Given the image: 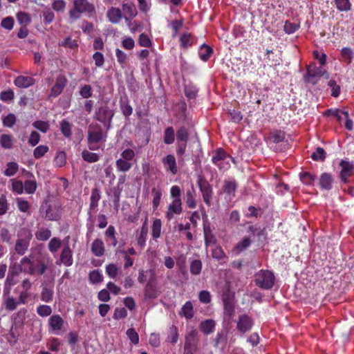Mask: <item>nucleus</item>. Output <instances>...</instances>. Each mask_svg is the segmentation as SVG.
Listing matches in <instances>:
<instances>
[{
    "instance_id": "1",
    "label": "nucleus",
    "mask_w": 354,
    "mask_h": 354,
    "mask_svg": "<svg viewBox=\"0 0 354 354\" xmlns=\"http://www.w3.org/2000/svg\"><path fill=\"white\" fill-rule=\"evenodd\" d=\"M95 12L94 5L88 0H74L73 8L70 10L69 15L72 19H77L80 14L92 15Z\"/></svg>"
},
{
    "instance_id": "2",
    "label": "nucleus",
    "mask_w": 354,
    "mask_h": 354,
    "mask_svg": "<svg viewBox=\"0 0 354 354\" xmlns=\"http://www.w3.org/2000/svg\"><path fill=\"white\" fill-rule=\"evenodd\" d=\"M274 274L268 270H261L254 275L255 284L264 290L271 289L274 283Z\"/></svg>"
},
{
    "instance_id": "3",
    "label": "nucleus",
    "mask_w": 354,
    "mask_h": 354,
    "mask_svg": "<svg viewBox=\"0 0 354 354\" xmlns=\"http://www.w3.org/2000/svg\"><path fill=\"white\" fill-rule=\"evenodd\" d=\"M104 138L102 127L99 124H91L88 126L87 140L91 150L98 149L95 145Z\"/></svg>"
},
{
    "instance_id": "4",
    "label": "nucleus",
    "mask_w": 354,
    "mask_h": 354,
    "mask_svg": "<svg viewBox=\"0 0 354 354\" xmlns=\"http://www.w3.org/2000/svg\"><path fill=\"white\" fill-rule=\"evenodd\" d=\"M114 111L106 104H102L96 109L95 118L104 124L106 129L111 128Z\"/></svg>"
},
{
    "instance_id": "5",
    "label": "nucleus",
    "mask_w": 354,
    "mask_h": 354,
    "mask_svg": "<svg viewBox=\"0 0 354 354\" xmlns=\"http://www.w3.org/2000/svg\"><path fill=\"white\" fill-rule=\"evenodd\" d=\"M329 77L328 73L321 67H316L315 65H310L306 68V75L304 76L306 82L315 84L321 77Z\"/></svg>"
},
{
    "instance_id": "6",
    "label": "nucleus",
    "mask_w": 354,
    "mask_h": 354,
    "mask_svg": "<svg viewBox=\"0 0 354 354\" xmlns=\"http://www.w3.org/2000/svg\"><path fill=\"white\" fill-rule=\"evenodd\" d=\"M198 185L203 195L204 202L209 206L212 198V188L207 180L203 177H199Z\"/></svg>"
},
{
    "instance_id": "7",
    "label": "nucleus",
    "mask_w": 354,
    "mask_h": 354,
    "mask_svg": "<svg viewBox=\"0 0 354 354\" xmlns=\"http://www.w3.org/2000/svg\"><path fill=\"white\" fill-rule=\"evenodd\" d=\"M45 209L46 218L49 221H57L60 217V209L59 205L56 203L50 204L47 202L45 203V205H43L41 207V211Z\"/></svg>"
},
{
    "instance_id": "8",
    "label": "nucleus",
    "mask_w": 354,
    "mask_h": 354,
    "mask_svg": "<svg viewBox=\"0 0 354 354\" xmlns=\"http://www.w3.org/2000/svg\"><path fill=\"white\" fill-rule=\"evenodd\" d=\"M253 324V320L248 315H241L239 317L236 328L243 334L252 328Z\"/></svg>"
},
{
    "instance_id": "9",
    "label": "nucleus",
    "mask_w": 354,
    "mask_h": 354,
    "mask_svg": "<svg viewBox=\"0 0 354 354\" xmlns=\"http://www.w3.org/2000/svg\"><path fill=\"white\" fill-rule=\"evenodd\" d=\"M64 324V319L59 315H54L48 319L49 327L55 335L59 334Z\"/></svg>"
},
{
    "instance_id": "10",
    "label": "nucleus",
    "mask_w": 354,
    "mask_h": 354,
    "mask_svg": "<svg viewBox=\"0 0 354 354\" xmlns=\"http://www.w3.org/2000/svg\"><path fill=\"white\" fill-rule=\"evenodd\" d=\"M222 300L225 313L229 316H232L234 312L233 295L229 291H227L223 294Z\"/></svg>"
},
{
    "instance_id": "11",
    "label": "nucleus",
    "mask_w": 354,
    "mask_h": 354,
    "mask_svg": "<svg viewBox=\"0 0 354 354\" xmlns=\"http://www.w3.org/2000/svg\"><path fill=\"white\" fill-rule=\"evenodd\" d=\"M198 342H199L198 333L196 330L192 329L185 336V342L184 347L198 349Z\"/></svg>"
},
{
    "instance_id": "12",
    "label": "nucleus",
    "mask_w": 354,
    "mask_h": 354,
    "mask_svg": "<svg viewBox=\"0 0 354 354\" xmlns=\"http://www.w3.org/2000/svg\"><path fill=\"white\" fill-rule=\"evenodd\" d=\"M182 212V202L178 201V200H173L167 207L166 218L168 220H171L174 214H180Z\"/></svg>"
},
{
    "instance_id": "13",
    "label": "nucleus",
    "mask_w": 354,
    "mask_h": 354,
    "mask_svg": "<svg viewBox=\"0 0 354 354\" xmlns=\"http://www.w3.org/2000/svg\"><path fill=\"white\" fill-rule=\"evenodd\" d=\"M121 10L126 21H131L138 14L136 6L133 3H123Z\"/></svg>"
},
{
    "instance_id": "14",
    "label": "nucleus",
    "mask_w": 354,
    "mask_h": 354,
    "mask_svg": "<svg viewBox=\"0 0 354 354\" xmlns=\"http://www.w3.org/2000/svg\"><path fill=\"white\" fill-rule=\"evenodd\" d=\"M66 78L64 75H59L57 77L55 85L51 88L50 96L55 97L59 95L66 86Z\"/></svg>"
},
{
    "instance_id": "15",
    "label": "nucleus",
    "mask_w": 354,
    "mask_h": 354,
    "mask_svg": "<svg viewBox=\"0 0 354 354\" xmlns=\"http://www.w3.org/2000/svg\"><path fill=\"white\" fill-rule=\"evenodd\" d=\"M32 256L24 257L21 260L20 271L30 274H34L36 272V269L31 260Z\"/></svg>"
},
{
    "instance_id": "16",
    "label": "nucleus",
    "mask_w": 354,
    "mask_h": 354,
    "mask_svg": "<svg viewBox=\"0 0 354 354\" xmlns=\"http://www.w3.org/2000/svg\"><path fill=\"white\" fill-rule=\"evenodd\" d=\"M339 165L342 167V170L340 171L341 180L344 183H346L348 177L351 175L354 166L351 162L345 160H342Z\"/></svg>"
},
{
    "instance_id": "17",
    "label": "nucleus",
    "mask_w": 354,
    "mask_h": 354,
    "mask_svg": "<svg viewBox=\"0 0 354 354\" xmlns=\"http://www.w3.org/2000/svg\"><path fill=\"white\" fill-rule=\"evenodd\" d=\"M72 254V250L67 244L62 250L60 254V263L67 267L71 266L73 262Z\"/></svg>"
},
{
    "instance_id": "18",
    "label": "nucleus",
    "mask_w": 354,
    "mask_h": 354,
    "mask_svg": "<svg viewBox=\"0 0 354 354\" xmlns=\"http://www.w3.org/2000/svg\"><path fill=\"white\" fill-rule=\"evenodd\" d=\"M158 295L155 279L151 278L145 288V295L147 298L154 299Z\"/></svg>"
},
{
    "instance_id": "19",
    "label": "nucleus",
    "mask_w": 354,
    "mask_h": 354,
    "mask_svg": "<svg viewBox=\"0 0 354 354\" xmlns=\"http://www.w3.org/2000/svg\"><path fill=\"white\" fill-rule=\"evenodd\" d=\"M203 232L205 236V246L214 245L216 243V239L213 234L210 225L207 223L203 224Z\"/></svg>"
},
{
    "instance_id": "20",
    "label": "nucleus",
    "mask_w": 354,
    "mask_h": 354,
    "mask_svg": "<svg viewBox=\"0 0 354 354\" xmlns=\"http://www.w3.org/2000/svg\"><path fill=\"white\" fill-rule=\"evenodd\" d=\"M267 61L266 64L269 66H276L281 64V58L280 53H274L271 50H266Z\"/></svg>"
},
{
    "instance_id": "21",
    "label": "nucleus",
    "mask_w": 354,
    "mask_h": 354,
    "mask_svg": "<svg viewBox=\"0 0 354 354\" xmlns=\"http://www.w3.org/2000/svg\"><path fill=\"white\" fill-rule=\"evenodd\" d=\"M35 82V81L32 77L23 75L18 76L14 82L15 84L19 88L29 87L33 85Z\"/></svg>"
},
{
    "instance_id": "22",
    "label": "nucleus",
    "mask_w": 354,
    "mask_h": 354,
    "mask_svg": "<svg viewBox=\"0 0 354 354\" xmlns=\"http://www.w3.org/2000/svg\"><path fill=\"white\" fill-rule=\"evenodd\" d=\"M162 163L173 174H176L178 171L176 161L175 157L169 154L162 159Z\"/></svg>"
},
{
    "instance_id": "23",
    "label": "nucleus",
    "mask_w": 354,
    "mask_h": 354,
    "mask_svg": "<svg viewBox=\"0 0 354 354\" xmlns=\"http://www.w3.org/2000/svg\"><path fill=\"white\" fill-rule=\"evenodd\" d=\"M91 250L96 257H102L104 253L103 241L100 239H95L92 243Z\"/></svg>"
},
{
    "instance_id": "24",
    "label": "nucleus",
    "mask_w": 354,
    "mask_h": 354,
    "mask_svg": "<svg viewBox=\"0 0 354 354\" xmlns=\"http://www.w3.org/2000/svg\"><path fill=\"white\" fill-rule=\"evenodd\" d=\"M215 328V322L212 319H206L199 325L200 330L205 334L209 335L213 333Z\"/></svg>"
},
{
    "instance_id": "25",
    "label": "nucleus",
    "mask_w": 354,
    "mask_h": 354,
    "mask_svg": "<svg viewBox=\"0 0 354 354\" xmlns=\"http://www.w3.org/2000/svg\"><path fill=\"white\" fill-rule=\"evenodd\" d=\"M107 17L111 22H118L123 18L122 10L113 7L107 12Z\"/></svg>"
},
{
    "instance_id": "26",
    "label": "nucleus",
    "mask_w": 354,
    "mask_h": 354,
    "mask_svg": "<svg viewBox=\"0 0 354 354\" xmlns=\"http://www.w3.org/2000/svg\"><path fill=\"white\" fill-rule=\"evenodd\" d=\"M333 178L330 174L324 173L319 179V185L322 188L329 190L332 188Z\"/></svg>"
},
{
    "instance_id": "27",
    "label": "nucleus",
    "mask_w": 354,
    "mask_h": 354,
    "mask_svg": "<svg viewBox=\"0 0 354 354\" xmlns=\"http://www.w3.org/2000/svg\"><path fill=\"white\" fill-rule=\"evenodd\" d=\"M177 142L187 143L189 140L188 129L186 127L182 126L176 133Z\"/></svg>"
},
{
    "instance_id": "28",
    "label": "nucleus",
    "mask_w": 354,
    "mask_h": 354,
    "mask_svg": "<svg viewBox=\"0 0 354 354\" xmlns=\"http://www.w3.org/2000/svg\"><path fill=\"white\" fill-rule=\"evenodd\" d=\"M175 133L174 129L172 127H168L165 129L164 131V142L166 145H171L174 142Z\"/></svg>"
},
{
    "instance_id": "29",
    "label": "nucleus",
    "mask_w": 354,
    "mask_h": 354,
    "mask_svg": "<svg viewBox=\"0 0 354 354\" xmlns=\"http://www.w3.org/2000/svg\"><path fill=\"white\" fill-rule=\"evenodd\" d=\"M147 234L148 227L147 225V222L145 221L141 227L140 233L138 238V245L141 248H143L145 245Z\"/></svg>"
},
{
    "instance_id": "30",
    "label": "nucleus",
    "mask_w": 354,
    "mask_h": 354,
    "mask_svg": "<svg viewBox=\"0 0 354 354\" xmlns=\"http://www.w3.org/2000/svg\"><path fill=\"white\" fill-rule=\"evenodd\" d=\"M129 160L119 158L115 162L116 168L119 171L127 172L132 167V164Z\"/></svg>"
},
{
    "instance_id": "31",
    "label": "nucleus",
    "mask_w": 354,
    "mask_h": 354,
    "mask_svg": "<svg viewBox=\"0 0 354 354\" xmlns=\"http://www.w3.org/2000/svg\"><path fill=\"white\" fill-rule=\"evenodd\" d=\"M180 315L185 316L187 319L193 317V305L191 301H187L181 308Z\"/></svg>"
},
{
    "instance_id": "32",
    "label": "nucleus",
    "mask_w": 354,
    "mask_h": 354,
    "mask_svg": "<svg viewBox=\"0 0 354 354\" xmlns=\"http://www.w3.org/2000/svg\"><path fill=\"white\" fill-rule=\"evenodd\" d=\"M29 242L25 239H18L15 245V250L17 254L23 255L27 250Z\"/></svg>"
},
{
    "instance_id": "33",
    "label": "nucleus",
    "mask_w": 354,
    "mask_h": 354,
    "mask_svg": "<svg viewBox=\"0 0 354 354\" xmlns=\"http://www.w3.org/2000/svg\"><path fill=\"white\" fill-rule=\"evenodd\" d=\"M101 198L100 192L97 188L92 189L91 196L90 209H95L98 205V201Z\"/></svg>"
},
{
    "instance_id": "34",
    "label": "nucleus",
    "mask_w": 354,
    "mask_h": 354,
    "mask_svg": "<svg viewBox=\"0 0 354 354\" xmlns=\"http://www.w3.org/2000/svg\"><path fill=\"white\" fill-rule=\"evenodd\" d=\"M0 144L3 149H11L13 145L12 136L8 134L1 135L0 137Z\"/></svg>"
},
{
    "instance_id": "35",
    "label": "nucleus",
    "mask_w": 354,
    "mask_h": 354,
    "mask_svg": "<svg viewBox=\"0 0 354 354\" xmlns=\"http://www.w3.org/2000/svg\"><path fill=\"white\" fill-rule=\"evenodd\" d=\"M226 158L225 152L221 149H217L212 157V162L221 168V162Z\"/></svg>"
},
{
    "instance_id": "36",
    "label": "nucleus",
    "mask_w": 354,
    "mask_h": 354,
    "mask_svg": "<svg viewBox=\"0 0 354 354\" xmlns=\"http://www.w3.org/2000/svg\"><path fill=\"white\" fill-rule=\"evenodd\" d=\"M82 157L84 161L90 163L95 162L99 160V156L97 153L90 152L87 150L82 151Z\"/></svg>"
},
{
    "instance_id": "37",
    "label": "nucleus",
    "mask_w": 354,
    "mask_h": 354,
    "mask_svg": "<svg viewBox=\"0 0 354 354\" xmlns=\"http://www.w3.org/2000/svg\"><path fill=\"white\" fill-rule=\"evenodd\" d=\"M71 124L66 120H62L60 123V130L62 134L66 138L71 136Z\"/></svg>"
},
{
    "instance_id": "38",
    "label": "nucleus",
    "mask_w": 354,
    "mask_h": 354,
    "mask_svg": "<svg viewBox=\"0 0 354 354\" xmlns=\"http://www.w3.org/2000/svg\"><path fill=\"white\" fill-rule=\"evenodd\" d=\"M227 340V332L223 330L219 333H218L216 335V337L214 340V346L218 348L220 344H225Z\"/></svg>"
},
{
    "instance_id": "39",
    "label": "nucleus",
    "mask_w": 354,
    "mask_h": 354,
    "mask_svg": "<svg viewBox=\"0 0 354 354\" xmlns=\"http://www.w3.org/2000/svg\"><path fill=\"white\" fill-rule=\"evenodd\" d=\"M178 339V329L177 328L172 325L169 330V335L167 337V341L171 342L172 344H175L177 342Z\"/></svg>"
},
{
    "instance_id": "40",
    "label": "nucleus",
    "mask_w": 354,
    "mask_h": 354,
    "mask_svg": "<svg viewBox=\"0 0 354 354\" xmlns=\"http://www.w3.org/2000/svg\"><path fill=\"white\" fill-rule=\"evenodd\" d=\"M180 42L182 47L187 48L192 44V36L191 33L185 32L180 37Z\"/></svg>"
},
{
    "instance_id": "41",
    "label": "nucleus",
    "mask_w": 354,
    "mask_h": 354,
    "mask_svg": "<svg viewBox=\"0 0 354 354\" xmlns=\"http://www.w3.org/2000/svg\"><path fill=\"white\" fill-rule=\"evenodd\" d=\"M202 270V262L201 260L196 259L191 262L190 272L194 275H198Z\"/></svg>"
},
{
    "instance_id": "42",
    "label": "nucleus",
    "mask_w": 354,
    "mask_h": 354,
    "mask_svg": "<svg viewBox=\"0 0 354 354\" xmlns=\"http://www.w3.org/2000/svg\"><path fill=\"white\" fill-rule=\"evenodd\" d=\"M198 90L193 85H187L185 87V94L189 100H194Z\"/></svg>"
},
{
    "instance_id": "43",
    "label": "nucleus",
    "mask_w": 354,
    "mask_h": 354,
    "mask_svg": "<svg viewBox=\"0 0 354 354\" xmlns=\"http://www.w3.org/2000/svg\"><path fill=\"white\" fill-rule=\"evenodd\" d=\"M161 221L160 219H156L153 222L152 225V236L153 239L160 237L161 233Z\"/></svg>"
},
{
    "instance_id": "44",
    "label": "nucleus",
    "mask_w": 354,
    "mask_h": 354,
    "mask_svg": "<svg viewBox=\"0 0 354 354\" xmlns=\"http://www.w3.org/2000/svg\"><path fill=\"white\" fill-rule=\"evenodd\" d=\"M194 190L192 189V190H188L186 193V204L187 205L192 209H194L196 206L195 196L194 194Z\"/></svg>"
},
{
    "instance_id": "45",
    "label": "nucleus",
    "mask_w": 354,
    "mask_h": 354,
    "mask_svg": "<svg viewBox=\"0 0 354 354\" xmlns=\"http://www.w3.org/2000/svg\"><path fill=\"white\" fill-rule=\"evenodd\" d=\"M50 236L51 232L47 228L41 229L35 233L36 238L39 241H46L50 237Z\"/></svg>"
},
{
    "instance_id": "46",
    "label": "nucleus",
    "mask_w": 354,
    "mask_h": 354,
    "mask_svg": "<svg viewBox=\"0 0 354 354\" xmlns=\"http://www.w3.org/2000/svg\"><path fill=\"white\" fill-rule=\"evenodd\" d=\"M48 149L46 145H39L34 149L33 156L37 159L40 158L48 151Z\"/></svg>"
},
{
    "instance_id": "47",
    "label": "nucleus",
    "mask_w": 354,
    "mask_h": 354,
    "mask_svg": "<svg viewBox=\"0 0 354 354\" xmlns=\"http://www.w3.org/2000/svg\"><path fill=\"white\" fill-rule=\"evenodd\" d=\"M89 279L92 283H97L103 281V276L99 270H94L89 273Z\"/></svg>"
},
{
    "instance_id": "48",
    "label": "nucleus",
    "mask_w": 354,
    "mask_h": 354,
    "mask_svg": "<svg viewBox=\"0 0 354 354\" xmlns=\"http://www.w3.org/2000/svg\"><path fill=\"white\" fill-rule=\"evenodd\" d=\"M32 126L38 129L39 131L46 133L49 129L50 126L48 122L41 121V120H37L32 123Z\"/></svg>"
},
{
    "instance_id": "49",
    "label": "nucleus",
    "mask_w": 354,
    "mask_h": 354,
    "mask_svg": "<svg viewBox=\"0 0 354 354\" xmlns=\"http://www.w3.org/2000/svg\"><path fill=\"white\" fill-rule=\"evenodd\" d=\"M53 290L44 287L41 294V299L44 302H49L53 299Z\"/></svg>"
},
{
    "instance_id": "50",
    "label": "nucleus",
    "mask_w": 354,
    "mask_h": 354,
    "mask_svg": "<svg viewBox=\"0 0 354 354\" xmlns=\"http://www.w3.org/2000/svg\"><path fill=\"white\" fill-rule=\"evenodd\" d=\"M326 158V152L324 149L322 147H317L316 149V151L313 152L311 155V158L314 160H324Z\"/></svg>"
},
{
    "instance_id": "51",
    "label": "nucleus",
    "mask_w": 354,
    "mask_h": 354,
    "mask_svg": "<svg viewBox=\"0 0 354 354\" xmlns=\"http://www.w3.org/2000/svg\"><path fill=\"white\" fill-rule=\"evenodd\" d=\"M61 244V240L58 238L54 237L48 243V249L51 252L55 253L59 250Z\"/></svg>"
},
{
    "instance_id": "52",
    "label": "nucleus",
    "mask_w": 354,
    "mask_h": 354,
    "mask_svg": "<svg viewBox=\"0 0 354 354\" xmlns=\"http://www.w3.org/2000/svg\"><path fill=\"white\" fill-rule=\"evenodd\" d=\"M37 189V183L35 180H26L24 183V189L27 194H33Z\"/></svg>"
},
{
    "instance_id": "53",
    "label": "nucleus",
    "mask_w": 354,
    "mask_h": 354,
    "mask_svg": "<svg viewBox=\"0 0 354 354\" xmlns=\"http://www.w3.org/2000/svg\"><path fill=\"white\" fill-rule=\"evenodd\" d=\"M4 304L6 308L10 311L15 310L18 304L17 301L13 297H8L6 298Z\"/></svg>"
},
{
    "instance_id": "54",
    "label": "nucleus",
    "mask_w": 354,
    "mask_h": 354,
    "mask_svg": "<svg viewBox=\"0 0 354 354\" xmlns=\"http://www.w3.org/2000/svg\"><path fill=\"white\" fill-rule=\"evenodd\" d=\"M228 113L231 117V121L234 123L240 122L243 119V115L241 111L235 110V109H230L228 111Z\"/></svg>"
},
{
    "instance_id": "55",
    "label": "nucleus",
    "mask_w": 354,
    "mask_h": 354,
    "mask_svg": "<svg viewBox=\"0 0 354 354\" xmlns=\"http://www.w3.org/2000/svg\"><path fill=\"white\" fill-rule=\"evenodd\" d=\"M236 189V184L234 181H227L224 185V192L234 196Z\"/></svg>"
},
{
    "instance_id": "56",
    "label": "nucleus",
    "mask_w": 354,
    "mask_h": 354,
    "mask_svg": "<svg viewBox=\"0 0 354 354\" xmlns=\"http://www.w3.org/2000/svg\"><path fill=\"white\" fill-rule=\"evenodd\" d=\"M18 170V165L16 162H11L7 165V168L5 170V175L7 176H14Z\"/></svg>"
},
{
    "instance_id": "57",
    "label": "nucleus",
    "mask_w": 354,
    "mask_h": 354,
    "mask_svg": "<svg viewBox=\"0 0 354 354\" xmlns=\"http://www.w3.org/2000/svg\"><path fill=\"white\" fill-rule=\"evenodd\" d=\"M299 176H300L301 180L306 185L312 184L313 182L315 179V176H314L308 172L301 173Z\"/></svg>"
},
{
    "instance_id": "58",
    "label": "nucleus",
    "mask_w": 354,
    "mask_h": 354,
    "mask_svg": "<svg viewBox=\"0 0 354 354\" xmlns=\"http://www.w3.org/2000/svg\"><path fill=\"white\" fill-rule=\"evenodd\" d=\"M55 162L59 167L64 166L66 162V153L64 151L58 152L55 158Z\"/></svg>"
},
{
    "instance_id": "59",
    "label": "nucleus",
    "mask_w": 354,
    "mask_h": 354,
    "mask_svg": "<svg viewBox=\"0 0 354 354\" xmlns=\"http://www.w3.org/2000/svg\"><path fill=\"white\" fill-rule=\"evenodd\" d=\"M126 334H127V337H129V339H130V341L133 344H138V342H139V336H138V334L137 333V332L135 330L134 328H129L127 330Z\"/></svg>"
},
{
    "instance_id": "60",
    "label": "nucleus",
    "mask_w": 354,
    "mask_h": 354,
    "mask_svg": "<svg viewBox=\"0 0 354 354\" xmlns=\"http://www.w3.org/2000/svg\"><path fill=\"white\" fill-rule=\"evenodd\" d=\"M37 312L41 317H47L52 313V309L49 306L41 305L37 308Z\"/></svg>"
},
{
    "instance_id": "61",
    "label": "nucleus",
    "mask_w": 354,
    "mask_h": 354,
    "mask_svg": "<svg viewBox=\"0 0 354 354\" xmlns=\"http://www.w3.org/2000/svg\"><path fill=\"white\" fill-rule=\"evenodd\" d=\"M335 5L342 11L348 10L351 7L349 0H335Z\"/></svg>"
},
{
    "instance_id": "62",
    "label": "nucleus",
    "mask_w": 354,
    "mask_h": 354,
    "mask_svg": "<svg viewBox=\"0 0 354 354\" xmlns=\"http://www.w3.org/2000/svg\"><path fill=\"white\" fill-rule=\"evenodd\" d=\"M59 46L68 47L74 49L77 47V44L75 40H73L71 37H66L62 42L59 44Z\"/></svg>"
},
{
    "instance_id": "63",
    "label": "nucleus",
    "mask_w": 354,
    "mask_h": 354,
    "mask_svg": "<svg viewBox=\"0 0 354 354\" xmlns=\"http://www.w3.org/2000/svg\"><path fill=\"white\" fill-rule=\"evenodd\" d=\"M283 28L284 32L290 35L299 29V24H284Z\"/></svg>"
},
{
    "instance_id": "64",
    "label": "nucleus",
    "mask_w": 354,
    "mask_h": 354,
    "mask_svg": "<svg viewBox=\"0 0 354 354\" xmlns=\"http://www.w3.org/2000/svg\"><path fill=\"white\" fill-rule=\"evenodd\" d=\"M106 272L111 278H115L118 272V268L113 263H110L106 267Z\"/></svg>"
}]
</instances>
